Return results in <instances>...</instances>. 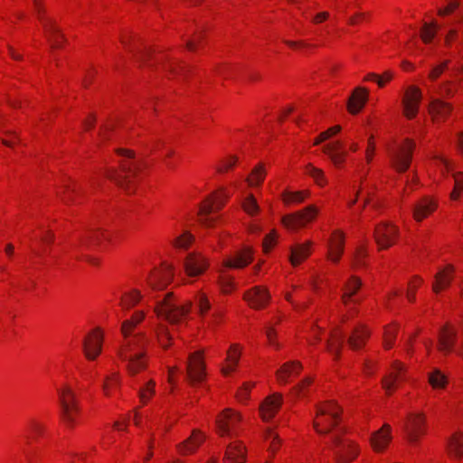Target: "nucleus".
<instances>
[{"label": "nucleus", "instance_id": "f257e3e1", "mask_svg": "<svg viewBox=\"0 0 463 463\" xmlns=\"http://www.w3.org/2000/svg\"><path fill=\"white\" fill-rule=\"evenodd\" d=\"M340 413L341 410L335 403L324 402L317 407L313 427L318 434L330 435L329 448L336 463H349L358 451L351 440L343 438L345 430L340 426Z\"/></svg>", "mask_w": 463, "mask_h": 463}, {"label": "nucleus", "instance_id": "f03ea898", "mask_svg": "<svg viewBox=\"0 0 463 463\" xmlns=\"http://www.w3.org/2000/svg\"><path fill=\"white\" fill-rule=\"evenodd\" d=\"M145 317L142 311H137L130 319L122 322L121 334L124 337L118 355L121 361L126 362V368L130 375H135L146 366L144 347L146 337L142 334H133V330Z\"/></svg>", "mask_w": 463, "mask_h": 463}, {"label": "nucleus", "instance_id": "7ed1b4c3", "mask_svg": "<svg viewBox=\"0 0 463 463\" xmlns=\"http://www.w3.org/2000/svg\"><path fill=\"white\" fill-rule=\"evenodd\" d=\"M117 153L123 157L119 163L120 171L109 169L107 171L106 176L129 192L130 186L135 183L143 167V163L136 157L132 150L120 148L117 150Z\"/></svg>", "mask_w": 463, "mask_h": 463}, {"label": "nucleus", "instance_id": "20e7f679", "mask_svg": "<svg viewBox=\"0 0 463 463\" xmlns=\"http://www.w3.org/2000/svg\"><path fill=\"white\" fill-rule=\"evenodd\" d=\"M190 310V304L184 306L176 303L173 298L172 293L165 295L164 298L158 301L156 307V312L158 317H165L172 325L182 322Z\"/></svg>", "mask_w": 463, "mask_h": 463}, {"label": "nucleus", "instance_id": "39448f33", "mask_svg": "<svg viewBox=\"0 0 463 463\" xmlns=\"http://www.w3.org/2000/svg\"><path fill=\"white\" fill-rule=\"evenodd\" d=\"M60 403L61 406L62 420L69 428L76 423V418L80 411L75 392L69 386L58 390Z\"/></svg>", "mask_w": 463, "mask_h": 463}, {"label": "nucleus", "instance_id": "423d86ee", "mask_svg": "<svg viewBox=\"0 0 463 463\" xmlns=\"http://www.w3.org/2000/svg\"><path fill=\"white\" fill-rule=\"evenodd\" d=\"M414 146L412 140L405 139L403 143L388 149L392 165L396 171L402 173L409 168Z\"/></svg>", "mask_w": 463, "mask_h": 463}, {"label": "nucleus", "instance_id": "0eeeda50", "mask_svg": "<svg viewBox=\"0 0 463 463\" xmlns=\"http://www.w3.org/2000/svg\"><path fill=\"white\" fill-rule=\"evenodd\" d=\"M241 416L231 409L224 410L216 419L217 431L222 437H233L237 435V426Z\"/></svg>", "mask_w": 463, "mask_h": 463}, {"label": "nucleus", "instance_id": "6e6552de", "mask_svg": "<svg viewBox=\"0 0 463 463\" xmlns=\"http://www.w3.org/2000/svg\"><path fill=\"white\" fill-rule=\"evenodd\" d=\"M228 195L224 197L220 196L217 194H213V195L206 198V200L201 204L199 209V216L201 222L210 227L215 222V218L211 216L212 213L220 210L225 203V200Z\"/></svg>", "mask_w": 463, "mask_h": 463}, {"label": "nucleus", "instance_id": "1a4fd4ad", "mask_svg": "<svg viewBox=\"0 0 463 463\" xmlns=\"http://www.w3.org/2000/svg\"><path fill=\"white\" fill-rule=\"evenodd\" d=\"M317 213L318 209L315 205H309L302 211L284 216L282 222L288 229L297 230L314 220Z\"/></svg>", "mask_w": 463, "mask_h": 463}, {"label": "nucleus", "instance_id": "9d476101", "mask_svg": "<svg viewBox=\"0 0 463 463\" xmlns=\"http://www.w3.org/2000/svg\"><path fill=\"white\" fill-rule=\"evenodd\" d=\"M398 228L390 222H382L375 227L374 239L381 250L388 249L395 243Z\"/></svg>", "mask_w": 463, "mask_h": 463}, {"label": "nucleus", "instance_id": "9b49d317", "mask_svg": "<svg viewBox=\"0 0 463 463\" xmlns=\"http://www.w3.org/2000/svg\"><path fill=\"white\" fill-rule=\"evenodd\" d=\"M186 375L192 384L201 383L204 379L205 367L201 351L189 355L186 365Z\"/></svg>", "mask_w": 463, "mask_h": 463}, {"label": "nucleus", "instance_id": "f8f14e48", "mask_svg": "<svg viewBox=\"0 0 463 463\" xmlns=\"http://www.w3.org/2000/svg\"><path fill=\"white\" fill-rule=\"evenodd\" d=\"M103 335L99 328L90 332L83 340V351L89 360H95L101 352Z\"/></svg>", "mask_w": 463, "mask_h": 463}, {"label": "nucleus", "instance_id": "ddd939ff", "mask_svg": "<svg viewBox=\"0 0 463 463\" xmlns=\"http://www.w3.org/2000/svg\"><path fill=\"white\" fill-rule=\"evenodd\" d=\"M420 100L421 91L419 88L412 86L406 90L402 105L404 114L408 118H412L417 115Z\"/></svg>", "mask_w": 463, "mask_h": 463}, {"label": "nucleus", "instance_id": "4468645a", "mask_svg": "<svg viewBox=\"0 0 463 463\" xmlns=\"http://www.w3.org/2000/svg\"><path fill=\"white\" fill-rule=\"evenodd\" d=\"M268 290L261 287H255L245 293L244 299L251 307L262 308L269 300Z\"/></svg>", "mask_w": 463, "mask_h": 463}, {"label": "nucleus", "instance_id": "2eb2a0df", "mask_svg": "<svg viewBox=\"0 0 463 463\" xmlns=\"http://www.w3.org/2000/svg\"><path fill=\"white\" fill-rule=\"evenodd\" d=\"M185 272L188 276H198L207 268L205 259L196 253H190L184 263Z\"/></svg>", "mask_w": 463, "mask_h": 463}, {"label": "nucleus", "instance_id": "dca6fc26", "mask_svg": "<svg viewBox=\"0 0 463 463\" xmlns=\"http://www.w3.org/2000/svg\"><path fill=\"white\" fill-rule=\"evenodd\" d=\"M345 235L340 231L334 232L328 245L327 258L333 262H338L344 251Z\"/></svg>", "mask_w": 463, "mask_h": 463}, {"label": "nucleus", "instance_id": "f3484780", "mask_svg": "<svg viewBox=\"0 0 463 463\" xmlns=\"http://www.w3.org/2000/svg\"><path fill=\"white\" fill-rule=\"evenodd\" d=\"M423 417L420 414L410 415L407 421L404 423L403 428L411 441H414L418 437L423 433Z\"/></svg>", "mask_w": 463, "mask_h": 463}, {"label": "nucleus", "instance_id": "a211bd4d", "mask_svg": "<svg viewBox=\"0 0 463 463\" xmlns=\"http://www.w3.org/2000/svg\"><path fill=\"white\" fill-rule=\"evenodd\" d=\"M245 460L244 446L239 441L230 443L225 451L224 463H245Z\"/></svg>", "mask_w": 463, "mask_h": 463}, {"label": "nucleus", "instance_id": "6ab92c4d", "mask_svg": "<svg viewBox=\"0 0 463 463\" xmlns=\"http://www.w3.org/2000/svg\"><path fill=\"white\" fill-rule=\"evenodd\" d=\"M205 437L198 430H194L192 435L177 446L182 455L193 453L203 442Z\"/></svg>", "mask_w": 463, "mask_h": 463}, {"label": "nucleus", "instance_id": "aec40b11", "mask_svg": "<svg viewBox=\"0 0 463 463\" xmlns=\"http://www.w3.org/2000/svg\"><path fill=\"white\" fill-rule=\"evenodd\" d=\"M452 110L450 104L441 100L440 99L430 96V113L433 120L439 121L444 119Z\"/></svg>", "mask_w": 463, "mask_h": 463}, {"label": "nucleus", "instance_id": "412c9836", "mask_svg": "<svg viewBox=\"0 0 463 463\" xmlns=\"http://www.w3.org/2000/svg\"><path fill=\"white\" fill-rule=\"evenodd\" d=\"M391 439V426L384 424L381 430L372 435L370 440L373 449L381 451L386 448Z\"/></svg>", "mask_w": 463, "mask_h": 463}, {"label": "nucleus", "instance_id": "4be33fe9", "mask_svg": "<svg viewBox=\"0 0 463 463\" xmlns=\"http://www.w3.org/2000/svg\"><path fill=\"white\" fill-rule=\"evenodd\" d=\"M282 398L279 394L268 397L260 405V415L264 420L271 419L281 405Z\"/></svg>", "mask_w": 463, "mask_h": 463}, {"label": "nucleus", "instance_id": "5701e85b", "mask_svg": "<svg viewBox=\"0 0 463 463\" xmlns=\"http://www.w3.org/2000/svg\"><path fill=\"white\" fill-rule=\"evenodd\" d=\"M173 277V268L166 265L160 271H155L149 278L148 283L155 289H160L165 287Z\"/></svg>", "mask_w": 463, "mask_h": 463}, {"label": "nucleus", "instance_id": "b1692460", "mask_svg": "<svg viewBox=\"0 0 463 463\" xmlns=\"http://www.w3.org/2000/svg\"><path fill=\"white\" fill-rule=\"evenodd\" d=\"M436 207L437 204L435 202L428 197H424L413 206V217L417 222H421L430 213L434 212Z\"/></svg>", "mask_w": 463, "mask_h": 463}, {"label": "nucleus", "instance_id": "393cba45", "mask_svg": "<svg viewBox=\"0 0 463 463\" xmlns=\"http://www.w3.org/2000/svg\"><path fill=\"white\" fill-rule=\"evenodd\" d=\"M463 85V78L456 77V80H446L434 86L433 90H430V92L433 91L442 98L453 97L457 92L458 88Z\"/></svg>", "mask_w": 463, "mask_h": 463}, {"label": "nucleus", "instance_id": "a878e982", "mask_svg": "<svg viewBox=\"0 0 463 463\" xmlns=\"http://www.w3.org/2000/svg\"><path fill=\"white\" fill-rule=\"evenodd\" d=\"M252 260V252L250 248L238 251L233 258L224 261V269L233 268L241 269L247 266Z\"/></svg>", "mask_w": 463, "mask_h": 463}, {"label": "nucleus", "instance_id": "bb28decb", "mask_svg": "<svg viewBox=\"0 0 463 463\" xmlns=\"http://www.w3.org/2000/svg\"><path fill=\"white\" fill-rule=\"evenodd\" d=\"M453 272L454 267L452 265H448L443 269H440L435 275V282L432 285L433 291L438 293L442 288H447L452 280Z\"/></svg>", "mask_w": 463, "mask_h": 463}, {"label": "nucleus", "instance_id": "cd10ccee", "mask_svg": "<svg viewBox=\"0 0 463 463\" xmlns=\"http://www.w3.org/2000/svg\"><path fill=\"white\" fill-rule=\"evenodd\" d=\"M455 337L456 332L448 326H444L439 335L438 349L444 354L451 352Z\"/></svg>", "mask_w": 463, "mask_h": 463}, {"label": "nucleus", "instance_id": "c85d7f7f", "mask_svg": "<svg viewBox=\"0 0 463 463\" xmlns=\"http://www.w3.org/2000/svg\"><path fill=\"white\" fill-rule=\"evenodd\" d=\"M311 253V242L297 244L290 248L289 261L293 266H298Z\"/></svg>", "mask_w": 463, "mask_h": 463}, {"label": "nucleus", "instance_id": "c756f323", "mask_svg": "<svg viewBox=\"0 0 463 463\" xmlns=\"http://www.w3.org/2000/svg\"><path fill=\"white\" fill-rule=\"evenodd\" d=\"M403 365L400 362H394L392 371L388 376L384 377L382 381L383 387L388 394H391L394 383L399 380H403L402 375Z\"/></svg>", "mask_w": 463, "mask_h": 463}, {"label": "nucleus", "instance_id": "7c9ffc66", "mask_svg": "<svg viewBox=\"0 0 463 463\" xmlns=\"http://www.w3.org/2000/svg\"><path fill=\"white\" fill-rule=\"evenodd\" d=\"M368 97V92L366 90L358 88L356 89L353 95L350 97L348 100V109L352 114L358 113L362 108L364 106Z\"/></svg>", "mask_w": 463, "mask_h": 463}, {"label": "nucleus", "instance_id": "2f4dec72", "mask_svg": "<svg viewBox=\"0 0 463 463\" xmlns=\"http://www.w3.org/2000/svg\"><path fill=\"white\" fill-rule=\"evenodd\" d=\"M44 29L48 34V40L51 43L52 48H60L64 36L61 33L60 29L56 26L54 21H43Z\"/></svg>", "mask_w": 463, "mask_h": 463}, {"label": "nucleus", "instance_id": "473e14b6", "mask_svg": "<svg viewBox=\"0 0 463 463\" xmlns=\"http://www.w3.org/2000/svg\"><path fill=\"white\" fill-rule=\"evenodd\" d=\"M302 365L298 362H288L284 364L279 370L277 371L278 381L281 383L288 382V377L293 374H298Z\"/></svg>", "mask_w": 463, "mask_h": 463}, {"label": "nucleus", "instance_id": "72a5a7b5", "mask_svg": "<svg viewBox=\"0 0 463 463\" xmlns=\"http://www.w3.org/2000/svg\"><path fill=\"white\" fill-rule=\"evenodd\" d=\"M362 285L361 280L356 277H352L350 280L345 285L344 289L345 292L342 295V301L344 304L347 305L350 301L356 303L355 299H353L352 297L357 292Z\"/></svg>", "mask_w": 463, "mask_h": 463}, {"label": "nucleus", "instance_id": "f704fd0d", "mask_svg": "<svg viewBox=\"0 0 463 463\" xmlns=\"http://www.w3.org/2000/svg\"><path fill=\"white\" fill-rule=\"evenodd\" d=\"M241 353L237 345H232L227 353L226 365L222 368L224 375L233 371L239 363Z\"/></svg>", "mask_w": 463, "mask_h": 463}, {"label": "nucleus", "instance_id": "c9c22d12", "mask_svg": "<svg viewBox=\"0 0 463 463\" xmlns=\"http://www.w3.org/2000/svg\"><path fill=\"white\" fill-rule=\"evenodd\" d=\"M368 336L369 332L364 326L357 327L348 338V344L352 349H359L364 345Z\"/></svg>", "mask_w": 463, "mask_h": 463}, {"label": "nucleus", "instance_id": "e433bc0d", "mask_svg": "<svg viewBox=\"0 0 463 463\" xmlns=\"http://www.w3.org/2000/svg\"><path fill=\"white\" fill-rule=\"evenodd\" d=\"M141 299V294L137 290L125 293L120 298V306L123 309L128 310Z\"/></svg>", "mask_w": 463, "mask_h": 463}, {"label": "nucleus", "instance_id": "4c0bfd02", "mask_svg": "<svg viewBox=\"0 0 463 463\" xmlns=\"http://www.w3.org/2000/svg\"><path fill=\"white\" fill-rule=\"evenodd\" d=\"M344 339L345 336L343 335V334L335 331V333L332 334L331 339L327 341V350L331 354L338 355L339 351L343 345Z\"/></svg>", "mask_w": 463, "mask_h": 463}, {"label": "nucleus", "instance_id": "58836bf2", "mask_svg": "<svg viewBox=\"0 0 463 463\" xmlns=\"http://www.w3.org/2000/svg\"><path fill=\"white\" fill-rule=\"evenodd\" d=\"M429 383L435 389H442L445 388L448 380L445 374L436 369L429 374Z\"/></svg>", "mask_w": 463, "mask_h": 463}, {"label": "nucleus", "instance_id": "ea45409f", "mask_svg": "<svg viewBox=\"0 0 463 463\" xmlns=\"http://www.w3.org/2000/svg\"><path fill=\"white\" fill-rule=\"evenodd\" d=\"M306 173L309 175L315 180V182L320 186H324L327 183L323 170L315 167L311 164H308L306 166Z\"/></svg>", "mask_w": 463, "mask_h": 463}, {"label": "nucleus", "instance_id": "a19ab883", "mask_svg": "<svg viewBox=\"0 0 463 463\" xmlns=\"http://www.w3.org/2000/svg\"><path fill=\"white\" fill-rule=\"evenodd\" d=\"M438 30V25L436 23H424L421 31H420V38L425 43H429L435 37Z\"/></svg>", "mask_w": 463, "mask_h": 463}, {"label": "nucleus", "instance_id": "79ce46f5", "mask_svg": "<svg viewBox=\"0 0 463 463\" xmlns=\"http://www.w3.org/2000/svg\"><path fill=\"white\" fill-rule=\"evenodd\" d=\"M449 449L458 458L463 456V436L461 434H455L452 437L449 442Z\"/></svg>", "mask_w": 463, "mask_h": 463}, {"label": "nucleus", "instance_id": "37998d69", "mask_svg": "<svg viewBox=\"0 0 463 463\" xmlns=\"http://www.w3.org/2000/svg\"><path fill=\"white\" fill-rule=\"evenodd\" d=\"M308 195V193L306 191H298V192H288L286 191L283 194V200L286 203H300Z\"/></svg>", "mask_w": 463, "mask_h": 463}, {"label": "nucleus", "instance_id": "c03bdc74", "mask_svg": "<svg viewBox=\"0 0 463 463\" xmlns=\"http://www.w3.org/2000/svg\"><path fill=\"white\" fill-rule=\"evenodd\" d=\"M265 177V170L262 165L256 166L250 177L247 178V182L250 185H259Z\"/></svg>", "mask_w": 463, "mask_h": 463}, {"label": "nucleus", "instance_id": "a18cd8bd", "mask_svg": "<svg viewBox=\"0 0 463 463\" xmlns=\"http://www.w3.org/2000/svg\"><path fill=\"white\" fill-rule=\"evenodd\" d=\"M104 234L102 232L97 230V231H90L88 234H86L80 241L81 246L83 247H89L90 244L99 242L101 237H103Z\"/></svg>", "mask_w": 463, "mask_h": 463}, {"label": "nucleus", "instance_id": "49530a36", "mask_svg": "<svg viewBox=\"0 0 463 463\" xmlns=\"http://www.w3.org/2000/svg\"><path fill=\"white\" fill-rule=\"evenodd\" d=\"M242 207H243L244 211L248 214H251L252 215V214H254V213L259 212V205H258L255 198L251 194H250L245 199V201L242 203Z\"/></svg>", "mask_w": 463, "mask_h": 463}, {"label": "nucleus", "instance_id": "de8ad7c7", "mask_svg": "<svg viewBox=\"0 0 463 463\" xmlns=\"http://www.w3.org/2000/svg\"><path fill=\"white\" fill-rule=\"evenodd\" d=\"M155 393V383L149 381L145 388L140 389L139 398L142 402L146 403Z\"/></svg>", "mask_w": 463, "mask_h": 463}, {"label": "nucleus", "instance_id": "09e8293b", "mask_svg": "<svg viewBox=\"0 0 463 463\" xmlns=\"http://www.w3.org/2000/svg\"><path fill=\"white\" fill-rule=\"evenodd\" d=\"M395 335H396L395 328H393L392 326H388L385 328L384 339H383V345H384L385 348L389 349V348L392 347L393 341L395 339Z\"/></svg>", "mask_w": 463, "mask_h": 463}, {"label": "nucleus", "instance_id": "8fccbe9b", "mask_svg": "<svg viewBox=\"0 0 463 463\" xmlns=\"http://www.w3.org/2000/svg\"><path fill=\"white\" fill-rule=\"evenodd\" d=\"M193 236L189 234L188 232H184L181 236L177 237L174 244L180 249H186L188 245L192 242Z\"/></svg>", "mask_w": 463, "mask_h": 463}, {"label": "nucleus", "instance_id": "3c124183", "mask_svg": "<svg viewBox=\"0 0 463 463\" xmlns=\"http://www.w3.org/2000/svg\"><path fill=\"white\" fill-rule=\"evenodd\" d=\"M197 306L202 316H204L211 308L208 298L204 294H200L197 298Z\"/></svg>", "mask_w": 463, "mask_h": 463}, {"label": "nucleus", "instance_id": "603ef678", "mask_svg": "<svg viewBox=\"0 0 463 463\" xmlns=\"http://www.w3.org/2000/svg\"><path fill=\"white\" fill-rule=\"evenodd\" d=\"M118 384V374L117 373H112L109 376H107L105 379V383H103V391L106 395H109V389L114 385Z\"/></svg>", "mask_w": 463, "mask_h": 463}, {"label": "nucleus", "instance_id": "864d4df0", "mask_svg": "<svg viewBox=\"0 0 463 463\" xmlns=\"http://www.w3.org/2000/svg\"><path fill=\"white\" fill-rule=\"evenodd\" d=\"M220 272H221L220 279H219L220 284L222 288V290L224 292H228L232 286V278L226 274L224 269H222Z\"/></svg>", "mask_w": 463, "mask_h": 463}, {"label": "nucleus", "instance_id": "5fc2aeb1", "mask_svg": "<svg viewBox=\"0 0 463 463\" xmlns=\"http://www.w3.org/2000/svg\"><path fill=\"white\" fill-rule=\"evenodd\" d=\"M449 61H444L442 63L435 66L429 73V78L432 80H435L437 78L441 75L444 70L448 67Z\"/></svg>", "mask_w": 463, "mask_h": 463}, {"label": "nucleus", "instance_id": "6e6d98bb", "mask_svg": "<svg viewBox=\"0 0 463 463\" xmlns=\"http://www.w3.org/2000/svg\"><path fill=\"white\" fill-rule=\"evenodd\" d=\"M342 146V143L337 140L325 145L322 147V150L327 156H331L332 154L338 152L341 149Z\"/></svg>", "mask_w": 463, "mask_h": 463}, {"label": "nucleus", "instance_id": "4d7b16f0", "mask_svg": "<svg viewBox=\"0 0 463 463\" xmlns=\"http://www.w3.org/2000/svg\"><path fill=\"white\" fill-rule=\"evenodd\" d=\"M157 337L161 346L167 348L168 345L166 342L171 340V336L167 328L162 326L157 333Z\"/></svg>", "mask_w": 463, "mask_h": 463}, {"label": "nucleus", "instance_id": "13d9d810", "mask_svg": "<svg viewBox=\"0 0 463 463\" xmlns=\"http://www.w3.org/2000/svg\"><path fill=\"white\" fill-rule=\"evenodd\" d=\"M459 5L458 0H454L450 2L445 8H439L438 10V14L440 16H445L447 14L454 12Z\"/></svg>", "mask_w": 463, "mask_h": 463}, {"label": "nucleus", "instance_id": "bf43d9fd", "mask_svg": "<svg viewBox=\"0 0 463 463\" xmlns=\"http://www.w3.org/2000/svg\"><path fill=\"white\" fill-rule=\"evenodd\" d=\"M166 71H168L173 75H179V74H184L187 71L186 67L178 64V63H170L166 68Z\"/></svg>", "mask_w": 463, "mask_h": 463}, {"label": "nucleus", "instance_id": "052dcab7", "mask_svg": "<svg viewBox=\"0 0 463 463\" xmlns=\"http://www.w3.org/2000/svg\"><path fill=\"white\" fill-rule=\"evenodd\" d=\"M203 41V35L202 33H197L194 36L193 39L189 40L187 43H186V47L189 51L191 52H194L197 45H199L201 43V42Z\"/></svg>", "mask_w": 463, "mask_h": 463}, {"label": "nucleus", "instance_id": "680f3d73", "mask_svg": "<svg viewBox=\"0 0 463 463\" xmlns=\"http://www.w3.org/2000/svg\"><path fill=\"white\" fill-rule=\"evenodd\" d=\"M266 335H267V338L269 342V344L273 346H275L276 348H279V345L274 340V337H275V329L271 326H267L266 328Z\"/></svg>", "mask_w": 463, "mask_h": 463}, {"label": "nucleus", "instance_id": "e2e57ef3", "mask_svg": "<svg viewBox=\"0 0 463 463\" xmlns=\"http://www.w3.org/2000/svg\"><path fill=\"white\" fill-rule=\"evenodd\" d=\"M275 243V234L274 233H270L269 235H267L263 241V249L266 252H268L272 245Z\"/></svg>", "mask_w": 463, "mask_h": 463}, {"label": "nucleus", "instance_id": "0e129e2a", "mask_svg": "<svg viewBox=\"0 0 463 463\" xmlns=\"http://www.w3.org/2000/svg\"><path fill=\"white\" fill-rule=\"evenodd\" d=\"M222 317V313L220 311H214L211 317L206 319V323L209 327H213L215 324H217Z\"/></svg>", "mask_w": 463, "mask_h": 463}, {"label": "nucleus", "instance_id": "69168bd1", "mask_svg": "<svg viewBox=\"0 0 463 463\" xmlns=\"http://www.w3.org/2000/svg\"><path fill=\"white\" fill-rule=\"evenodd\" d=\"M456 190H463V174L456 173L453 174Z\"/></svg>", "mask_w": 463, "mask_h": 463}, {"label": "nucleus", "instance_id": "338daca9", "mask_svg": "<svg viewBox=\"0 0 463 463\" xmlns=\"http://www.w3.org/2000/svg\"><path fill=\"white\" fill-rule=\"evenodd\" d=\"M236 160H237L236 157H232L230 160L223 162V165L218 167L217 171L222 173L225 170L232 168L235 165Z\"/></svg>", "mask_w": 463, "mask_h": 463}, {"label": "nucleus", "instance_id": "774afa93", "mask_svg": "<svg viewBox=\"0 0 463 463\" xmlns=\"http://www.w3.org/2000/svg\"><path fill=\"white\" fill-rule=\"evenodd\" d=\"M374 150H375V146H374L373 142L372 141V138H370L368 147L366 149V160L368 163H370L372 161Z\"/></svg>", "mask_w": 463, "mask_h": 463}]
</instances>
